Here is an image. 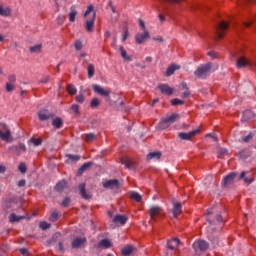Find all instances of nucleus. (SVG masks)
<instances>
[{"label":"nucleus","mask_w":256,"mask_h":256,"mask_svg":"<svg viewBox=\"0 0 256 256\" xmlns=\"http://www.w3.org/2000/svg\"><path fill=\"white\" fill-rule=\"evenodd\" d=\"M213 68V64L208 62L206 64H202L198 66L196 71L194 72V76L196 79H207L209 75H211V69Z\"/></svg>","instance_id":"f257e3e1"},{"label":"nucleus","mask_w":256,"mask_h":256,"mask_svg":"<svg viewBox=\"0 0 256 256\" xmlns=\"http://www.w3.org/2000/svg\"><path fill=\"white\" fill-rule=\"evenodd\" d=\"M94 7H93V4L89 5L85 14H84V17H87L88 15H91L92 13V16L90 19L86 20V31H88V33H92L93 31V27H95V11H93Z\"/></svg>","instance_id":"f03ea898"},{"label":"nucleus","mask_w":256,"mask_h":256,"mask_svg":"<svg viewBox=\"0 0 256 256\" xmlns=\"http://www.w3.org/2000/svg\"><path fill=\"white\" fill-rule=\"evenodd\" d=\"M0 139L6 143H11V141H13L11 129H9V126L5 123H0Z\"/></svg>","instance_id":"7ed1b4c3"},{"label":"nucleus","mask_w":256,"mask_h":256,"mask_svg":"<svg viewBox=\"0 0 256 256\" xmlns=\"http://www.w3.org/2000/svg\"><path fill=\"white\" fill-rule=\"evenodd\" d=\"M177 119H179V114H171L170 116L162 119L159 123L160 129H167L170 125H173Z\"/></svg>","instance_id":"20e7f679"},{"label":"nucleus","mask_w":256,"mask_h":256,"mask_svg":"<svg viewBox=\"0 0 256 256\" xmlns=\"http://www.w3.org/2000/svg\"><path fill=\"white\" fill-rule=\"evenodd\" d=\"M171 203L173 217L177 218L183 213V205H181V202L177 201V198H172Z\"/></svg>","instance_id":"39448f33"},{"label":"nucleus","mask_w":256,"mask_h":256,"mask_svg":"<svg viewBox=\"0 0 256 256\" xmlns=\"http://www.w3.org/2000/svg\"><path fill=\"white\" fill-rule=\"evenodd\" d=\"M227 29H229V24L225 21L220 22L216 27V39H223V34L221 31H227Z\"/></svg>","instance_id":"423d86ee"},{"label":"nucleus","mask_w":256,"mask_h":256,"mask_svg":"<svg viewBox=\"0 0 256 256\" xmlns=\"http://www.w3.org/2000/svg\"><path fill=\"white\" fill-rule=\"evenodd\" d=\"M92 89L94 93H97V95H101V97H109V95H111V91L109 89H105L98 84H94L92 86Z\"/></svg>","instance_id":"0eeeda50"},{"label":"nucleus","mask_w":256,"mask_h":256,"mask_svg":"<svg viewBox=\"0 0 256 256\" xmlns=\"http://www.w3.org/2000/svg\"><path fill=\"white\" fill-rule=\"evenodd\" d=\"M193 249L195 250L196 255H198L197 249L199 251H207V249H209V243H207L205 240L196 241L193 244Z\"/></svg>","instance_id":"6e6552de"},{"label":"nucleus","mask_w":256,"mask_h":256,"mask_svg":"<svg viewBox=\"0 0 256 256\" xmlns=\"http://www.w3.org/2000/svg\"><path fill=\"white\" fill-rule=\"evenodd\" d=\"M149 37H151V34H149V31L144 30L143 33H137L135 35V41L136 43H138V45H143V43H145V41H147Z\"/></svg>","instance_id":"1a4fd4ad"},{"label":"nucleus","mask_w":256,"mask_h":256,"mask_svg":"<svg viewBox=\"0 0 256 256\" xmlns=\"http://www.w3.org/2000/svg\"><path fill=\"white\" fill-rule=\"evenodd\" d=\"M199 133V129L193 130L191 132L185 133V132H179L178 137L182 141H191V139Z\"/></svg>","instance_id":"9d476101"},{"label":"nucleus","mask_w":256,"mask_h":256,"mask_svg":"<svg viewBox=\"0 0 256 256\" xmlns=\"http://www.w3.org/2000/svg\"><path fill=\"white\" fill-rule=\"evenodd\" d=\"M236 177H237V173L235 172L229 173L226 177L223 178L222 185L224 187H229V185H233V183H235Z\"/></svg>","instance_id":"9b49d317"},{"label":"nucleus","mask_w":256,"mask_h":256,"mask_svg":"<svg viewBox=\"0 0 256 256\" xmlns=\"http://www.w3.org/2000/svg\"><path fill=\"white\" fill-rule=\"evenodd\" d=\"M53 113L49 112L47 109H43L38 111V119L39 121H49V119H53Z\"/></svg>","instance_id":"f8f14e48"},{"label":"nucleus","mask_w":256,"mask_h":256,"mask_svg":"<svg viewBox=\"0 0 256 256\" xmlns=\"http://www.w3.org/2000/svg\"><path fill=\"white\" fill-rule=\"evenodd\" d=\"M87 243L86 237H77L72 241V249H79Z\"/></svg>","instance_id":"ddd939ff"},{"label":"nucleus","mask_w":256,"mask_h":256,"mask_svg":"<svg viewBox=\"0 0 256 256\" xmlns=\"http://www.w3.org/2000/svg\"><path fill=\"white\" fill-rule=\"evenodd\" d=\"M158 89L163 95H171L175 91V89L169 86V84H159Z\"/></svg>","instance_id":"4468645a"},{"label":"nucleus","mask_w":256,"mask_h":256,"mask_svg":"<svg viewBox=\"0 0 256 256\" xmlns=\"http://www.w3.org/2000/svg\"><path fill=\"white\" fill-rule=\"evenodd\" d=\"M251 65V61L243 56L238 58L236 62V67L238 69H243V67H251Z\"/></svg>","instance_id":"2eb2a0df"},{"label":"nucleus","mask_w":256,"mask_h":256,"mask_svg":"<svg viewBox=\"0 0 256 256\" xmlns=\"http://www.w3.org/2000/svg\"><path fill=\"white\" fill-rule=\"evenodd\" d=\"M104 189H119V180L111 179L103 183Z\"/></svg>","instance_id":"dca6fc26"},{"label":"nucleus","mask_w":256,"mask_h":256,"mask_svg":"<svg viewBox=\"0 0 256 256\" xmlns=\"http://www.w3.org/2000/svg\"><path fill=\"white\" fill-rule=\"evenodd\" d=\"M162 212H163V209H161V207H159V206H152V207H150V210H149L150 218L153 221H155V218L158 215H161Z\"/></svg>","instance_id":"f3484780"},{"label":"nucleus","mask_w":256,"mask_h":256,"mask_svg":"<svg viewBox=\"0 0 256 256\" xmlns=\"http://www.w3.org/2000/svg\"><path fill=\"white\" fill-rule=\"evenodd\" d=\"M249 172L248 171H242L240 173V177L239 179H243L244 183H246V185H251V183H253V181H255V178H253V176H248Z\"/></svg>","instance_id":"a211bd4d"},{"label":"nucleus","mask_w":256,"mask_h":256,"mask_svg":"<svg viewBox=\"0 0 256 256\" xmlns=\"http://www.w3.org/2000/svg\"><path fill=\"white\" fill-rule=\"evenodd\" d=\"M180 243L181 240H179V238H172L171 240L167 241V247L170 249V251H173L179 247Z\"/></svg>","instance_id":"6ab92c4d"},{"label":"nucleus","mask_w":256,"mask_h":256,"mask_svg":"<svg viewBox=\"0 0 256 256\" xmlns=\"http://www.w3.org/2000/svg\"><path fill=\"white\" fill-rule=\"evenodd\" d=\"M127 221H129V217L121 214H118L113 218V223H119L120 225H125Z\"/></svg>","instance_id":"aec40b11"},{"label":"nucleus","mask_w":256,"mask_h":256,"mask_svg":"<svg viewBox=\"0 0 256 256\" xmlns=\"http://www.w3.org/2000/svg\"><path fill=\"white\" fill-rule=\"evenodd\" d=\"M255 117V113H253V111L251 110H246L243 112V116L241 121L243 123H247V121H250V119H253Z\"/></svg>","instance_id":"412c9836"},{"label":"nucleus","mask_w":256,"mask_h":256,"mask_svg":"<svg viewBox=\"0 0 256 256\" xmlns=\"http://www.w3.org/2000/svg\"><path fill=\"white\" fill-rule=\"evenodd\" d=\"M121 163L125 166L126 169H133L135 166V161L129 158H121Z\"/></svg>","instance_id":"4be33fe9"},{"label":"nucleus","mask_w":256,"mask_h":256,"mask_svg":"<svg viewBox=\"0 0 256 256\" xmlns=\"http://www.w3.org/2000/svg\"><path fill=\"white\" fill-rule=\"evenodd\" d=\"M78 189H79L80 195L83 197V199H91V196L89 194H87V190L85 189V183L79 184Z\"/></svg>","instance_id":"5701e85b"},{"label":"nucleus","mask_w":256,"mask_h":256,"mask_svg":"<svg viewBox=\"0 0 256 256\" xmlns=\"http://www.w3.org/2000/svg\"><path fill=\"white\" fill-rule=\"evenodd\" d=\"M135 251L132 245H127L121 250V254L124 256H129Z\"/></svg>","instance_id":"b1692460"},{"label":"nucleus","mask_w":256,"mask_h":256,"mask_svg":"<svg viewBox=\"0 0 256 256\" xmlns=\"http://www.w3.org/2000/svg\"><path fill=\"white\" fill-rule=\"evenodd\" d=\"M75 101H76V103H80V104L85 103V90L84 89H81L79 91V94L75 97Z\"/></svg>","instance_id":"393cba45"},{"label":"nucleus","mask_w":256,"mask_h":256,"mask_svg":"<svg viewBox=\"0 0 256 256\" xmlns=\"http://www.w3.org/2000/svg\"><path fill=\"white\" fill-rule=\"evenodd\" d=\"M93 166V162H87L84 163L79 169H78V175H83L87 169H90Z\"/></svg>","instance_id":"a878e982"},{"label":"nucleus","mask_w":256,"mask_h":256,"mask_svg":"<svg viewBox=\"0 0 256 256\" xmlns=\"http://www.w3.org/2000/svg\"><path fill=\"white\" fill-rule=\"evenodd\" d=\"M119 51H120V55H121L122 59H124V61H131L132 60L131 56H129L127 54V50H125V47L120 46Z\"/></svg>","instance_id":"bb28decb"},{"label":"nucleus","mask_w":256,"mask_h":256,"mask_svg":"<svg viewBox=\"0 0 256 256\" xmlns=\"http://www.w3.org/2000/svg\"><path fill=\"white\" fill-rule=\"evenodd\" d=\"M76 17H77V9L75 8V6H72L70 8V13H69V22L74 23Z\"/></svg>","instance_id":"cd10ccee"},{"label":"nucleus","mask_w":256,"mask_h":256,"mask_svg":"<svg viewBox=\"0 0 256 256\" xmlns=\"http://www.w3.org/2000/svg\"><path fill=\"white\" fill-rule=\"evenodd\" d=\"M25 219V216H16L15 213L10 214L9 221L10 223H19V221Z\"/></svg>","instance_id":"c85d7f7f"},{"label":"nucleus","mask_w":256,"mask_h":256,"mask_svg":"<svg viewBox=\"0 0 256 256\" xmlns=\"http://www.w3.org/2000/svg\"><path fill=\"white\" fill-rule=\"evenodd\" d=\"M130 199L136 201V203H141V201H143V196H141V194L138 192H131Z\"/></svg>","instance_id":"c756f323"},{"label":"nucleus","mask_w":256,"mask_h":256,"mask_svg":"<svg viewBox=\"0 0 256 256\" xmlns=\"http://www.w3.org/2000/svg\"><path fill=\"white\" fill-rule=\"evenodd\" d=\"M14 150L19 155L20 153H25L27 151V147L23 143H19L18 145L14 146Z\"/></svg>","instance_id":"7c9ffc66"},{"label":"nucleus","mask_w":256,"mask_h":256,"mask_svg":"<svg viewBox=\"0 0 256 256\" xmlns=\"http://www.w3.org/2000/svg\"><path fill=\"white\" fill-rule=\"evenodd\" d=\"M152 159H155L156 161H159L161 159V152H152L147 155V161H151Z\"/></svg>","instance_id":"2f4dec72"},{"label":"nucleus","mask_w":256,"mask_h":256,"mask_svg":"<svg viewBox=\"0 0 256 256\" xmlns=\"http://www.w3.org/2000/svg\"><path fill=\"white\" fill-rule=\"evenodd\" d=\"M30 53H41L43 51V44H36L29 48Z\"/></svg>","instance_id":"473e14b6"},{"label":"nucleus","mask_w":256,"mask_h":256,"mask_svg":"<svg viewBox=\"0 0 256 256\" xmlns=\"http://www.w3.org/2000/svg\"><path fill=\"white\" fill-rule=\"evenodd\" d=\"M0 15L2 17H9L11 15V8L0 6Z\"/></svg>","instance_id":"72a5a7b5"},{"label":"nucleus","mask_w":256,"mask_h":256,"mask_svg":"<svg viewBox=\"0 0 256 256\" xmlns=\"http://www.w3.org/2000/svg\"><path fill=\"white\" fill-rule=\"evenodd\" d=\"M53 127L56 129H61L63 127V119L57 117L52 121Z\"/></svg>","instance_id":"f704fd0d"},{"label":"nucleus","mask_w":256,"mask_h":256,"mask_svg":"<svg viewBox=\"0 0 256 256\" xmlns=\"http://www.w3.org/2000/svg\"><path fill=\"white\" fill-rule=\"evenodd\" d=\"M88 79H93L95 77V65L89 64L87 68Z\"/></svg>","instance_id":"c9c22d12"},{"label":"nucleus","mask_w":256,"mask_h":256,"mask_svg":"<svg viewBox=\"0 0 256 256\" xmlns=\"http://www.w3.org/2000/svg\"><path fill=\"white\" fill-rule=\"evenodd\" d=\"M177 69H180V67L177 65H171L166 70V76L171 77V75H173V73H175V71H177Z\"/></svg>","instance_id":"e433bc0d"},{"label":"nucleus","mask_w":256,"mask_h":256,"mask_svg":"<svg viewBox=\"0 0 256 256\" xmlns=\"http://www.w3.org/2000/svg\"><path fill=\"white\" fill-rule=\"evenodd\" d=\"M98 247L109 249V247H111V241L109 239H103L99 242Z\"/></svg>","instance_id":"4c0bfd02"},{"label":"nucleus","mask_w":256,"mask_h":256,"mask_svg":"<svg viewBox=\"0 0 256 256\" xmlns=\"http://www.w3.org/2000/svg\"><path fill=\"white\" fill-rule=\"evenodd\" d=\"M66 186L67 182H65V180H62L56 184L55 190L61 193V191H63V189H65Z\"/></svg>","instance_id":"58836bf2"},{"label":"nucleus","mask_w":256,"mask_h":256,"mask_svg":"<svg viewBox=\"0 0 256 256\" xmlns=\"http://www.w3.org/2000/svg\"><path fill=\"white\" fill-rule=\"evenodd\" d=\"M99 105H101V101L99 100V98H93L90 102V107L92 109H97V107H99Z\"/></svg>","instance_id":"ea45409f"},{"label":"nucleus","mask_w":256,"mask_h":256,"mask_svg":"<svg viewBox=\"0 0 256 256\" xmlns=\"http://www.w3.org/2000/svg\"><path fill=\"white\" fill-rule=\"evenodd\" d=\"M227 153H228V150L226 148H219L217 151V157L221 159V157H225Z\"/></svg>","instance_id":"a19ab883"},{"label":"nucleus","mask_w":256,"mask_h":256,"mask_svg":"<svg viewBox=\"0 0 256 256\" xmlns=\"http://www.w3.org/2000/svg\"><path fill=\"white\" fill-rule=\"evenodd\" d=\"M67 91H68L69 95H75L77 93V88L74 85L69 84L67 86Z\"/></svg>","instance_id":"79ce46f5"},{"label":"nucleus","mask_w":256,"mask_h":256,"mask_svg":"<svg viewBox=\"0 0 256 256\" xmlns=\"http://www.w3.org/2000/svg\"><path fill=\"white\" fill-rule=\"evenodd\" d=\"M30 143H33L34 147H39L43 143V140L41 138H31Z\"/></svg>","instance_id":"37998d69"},{"label":"nucleus","mask_w":256,"mask_h":256,"mask_svg":"<svg viewBox=\"0 0 256 256\" xmlns=\"http://www.w3.org/2000/svg\"><path fill=\"white\" fill-rule=\"evenodd\" d=\"M184 104H185V101L179 100L177 98H174V99L171 100V105L173 107H177V105H184Z\"/></svg>","instance_id":"c03bdc74"},{"label":"nucleus","mask_w":256,"mask_h":256,"mask_svg":"<svg viewBox=\"0 0 256 256\" xmlns=\"http://www.w3.org/2000/svg\"><path fill=\"white\" fill-rule=\"evenodd\" d=\"M95 139H97V136L93 133H88L85 135V140L87 142L95 141Z\"/></svg>","instance_id":"a18cd8bd"},{"label":"nucleus","mask_w":256,"mask_h":256,"mask_svg":"<svg viewBox=\"0 0 256 256\" xmlns=\"http://www.w3.org/2000/svg\"><path fill=\"white\" fill-rule=\"evenodd\" d=\"M74 48L76 51H81V49H83V42L81 40H76L74 42Z\"/></svg>","instance_id":"49530a36"},{"label":"nucleus","mask_w":256,"mask_h":256,"mask_svg":"<svg viewBox=\"0 0 256 256\" xmlns=\"http://www.w3.org/2000/svg\"><path fill=\"white\" fill-rule=\"evenodd\" d=\"M71 111H73V113H75V115H77L79 117V115H81V111H79V105L77 104H73L71 106Z\"/></svg>","instance_id":"de8ad7c7"},{"label":"nucleus","mask_w":256,"mask_h":256,"mask_svg":"<svg viewBox=\"0 0 256 256\" xmlns=\"http://www.w3.org/2000/svg\"><path fill=\"white\" fill-rule=\"evenodd\" d=\"M6 91H7V93H13V91H15V85L7 82L6 83Z\"/></svg>","instance_id":"09e8293b"},{"label":"nucleus","mask_w":256,"mask_h":256,"mask_svg":"<svg viewBox=\"0 0 256 256\" xmlns=\"http://www.w3.org/2000/svg\"><path fill=\"white\" fill-rule=\"evenodd\" d=\"M66 157L71 161H79L81 159V156L73 154H67Z\"/></svg>","instance_id":"8fccbe9b"},{"label":"nucleus","mask_w":256,"mask_h":256,"mask_svg":"<svg viewBox=\"0 0 256 256\" xmlns=\"http://www.w3.org/2000/svg\"><path fill=\"white\" fill-rule=\"evenodd\" d=\"M50 227H51V224H49L47 222L40 223V229H42L43 231H47V229H49Z\"/></svg>","instance_id":"3c124183"},{"label":"nucleus","mask_w":256,"mask_h":256,"mask_svg":"<svg viewBox=\"0 0 256 256\" xmlns=\"http://www.w3.org/2000/svg\"><path fill=\"white\" fill-rule=\"evenodd\" d=\"M18 169L20 173H27V165H25V163H20Z\"/></svg>","instance_id":"603ef678"},{"label":"nucleus","mask_w":256,"mask_h":256,"mask_svg":"<svg viewBox=\"0 0 256 256\" xmlns=\"http://www.w3.org/2000/svg\"><path fill=\"white\" fill-rule=\"evenodd\" d=\"M207 215L208 217L206 218V221H208L210 225H213L214 221L211 219V215H213V211H211V209L207 210Z\"/></svg>","instance_id":"864d4df0"},{"label":"nucleus","mask_w":256,"mask_h":256,"mask_svg":"<svg viewBox=\"0 0 256 256\" xmlns=\"http://www.w3.org/2000/svg\"><path fill=\"white\" fill-rule=\"evenodd\" d=\"M59 219V213H57L56 211L52 212L51 216H50V221H57Z\"/></svg>","instance_id":"5fc2aeb1"},{"label":"nucleus","mask_w":256,"mask_h":256,"mask_svg":"<svg viewBox=\"0 0 256 256\" xmlns=\"http://www.w3.org/2000/svg\"><path fill=\"white\" fill-rule=\"evenodd\" d=\"M69 205H71V199L69 197H66L63 201H62V207H69Z\"/></svg>","instance_id":"6e6d98bb"},{"label":"nucleus","mask_w":256,"mask_h":256,"mask_svg":"<svg viewBox=\"0 0 256 256\" xmlns=\"http://www.w3.org/2000/svg\"><path fill=\"white\" fill-rule=\"evenodd\" d=\"M8 81H9L8 83H11V84L15 83V81H17V77L15 76V74L9 75Z\"/></svg>","instance_id":"4d7b16f0"},{"label":"nucleus","mask_w":256,"mask_h":256,"mask_svg":"<svg viewBox=\"0 0 256 256\" xmlns=\"http://www.w3.org/2000/svg\"><path fill=\"white\" fill-rule=\"evenodd\" d=\"M57 249H58V251H60V253H65V248L63 247V241H60L58 243Z\"/></svg>","instance_id":"13d9d810"},{"label":"nucleus","mask_w":256,"mask_h":256,"mask_svg":"<svg viewBox=\"0 0 256 256\" xmlns=\"http://www.w3.org/2000/svg\"><path fill=\"white\" fill-rule=\"evenodd\" d=\"M49 79H50V77H49V76H46V77H44L43 79H41V80L39 81V84H40V85H45V84L49 83Z\"/></svg>","instance_id":"bf43d9fd"},{"label":"nucleus","mask_w":256,"mask_h":256,"mask_svg":"<svg viewBox=\"0 0 256 256\" xmlns=\"http://www.w3.org/2000/svg\"><path fill=\"white\" fill-rule=\"evenodd\" d=\"M253 139V135L252 134H248L247 136H245L243 138L244 143H249V141H251Z\"/></svg>","instance_id":"052dcab7"},{"label":"nucleus","mask_w":256,"mask_h":256,"mask_svg":"<svg viewBox=\"0 0 256 256\" xmlns=\"http://www.w3.org/2000/svg\"><path fill=\"white\" fill-rule=\"evenodd\" d=\"M139 25L143 31H147V27L145 26V22L142 19H139Z\"/></svg>","instance_id":"680f3d73"},{"label":"nucleus","mask_w":256,"mask_h":256,"mask_svg":"<svg viewBox=\"0 0 256 256\" xmlns=\"http://www.w3.org/2000/svg\"><path fill=\"white\" fill-rule=\"evenodd\" d=\"M129 38V30L126 29L124 31L123 37H122V41H127V39Z\"/></svg>","instance_id":"e2e57ef3"},{"label":"nucleus","mask_w":256,"mask_h":256,"mask_svg":"<svg viewBox=\"0 0 256 256\" xmlns=\"http://www.w3.org/2000/svg\"><path fill=\"white\" fill-rule=\"evenodd\" d=\"M119 107H118V109H119V111H129V109H127V108H125L124 107V103H123V101H121L120 103H119Z\"/></svg>","instance_id":"0e129e2a"},{"label":"nucleus","mask_w":256,"mask_h":256,"mask_svg":"<svg viewBox=\"0 0 256 256\" xmlns=\"http://www.w3.org/2000/svg\"><path fill=\"white\" fill-rule=\"evenodd\" d=\"M65 21V16H60L57 19L58 25H63V22Z\"/></svg>","instance_id":"69168bd1"},{"label":"nucleus","mask_w":256,"mask_h":256,"mask_svg":"<svg viewBox=\"0 0 256 256\" xmlns=\"http://www.w3.org/2000/svg\"><path fill=\"white\" fill-rule=\"evenodd\" d=\"M26 181L25 179H22L18 182V187H25Z\"/></svg>","instance_id":"338daca9"},{"label":"nucleus","mask_w":256,"mask_h":256,"mask_svg":"<svg viewBox=\"0 0 256 256\" xmlns=\"http://www.w3.org/2000/svg\"><path fill=\"white\" fill-rule=\"evenodd\" d=\"M5 171H7V168L3 165H0V175L5 173Z\"/></svg>","instance_id":"774afa93"}]
</instances>
